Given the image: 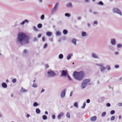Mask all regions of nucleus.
Instances as JSON below:
<instances>
[{"mask_svg": "<svg viewBox=\"0 0 122 122\" xmlns=\"http://www.w3.org/2000/svg\"><path fill=\"white\" fill-rule=\"evenodd\" d=\"M91 79L88 78V79H86L84 80L81 83V87L82 89H84L85 88L86 85L88 84V83L90 81Z\"/></svg>", "mask_w": 122, "mask_h": 122, "instance_id": "7ed1b4c3", "label": "nucleus"}, {"mask_svg": "<svg viewBox=\"0 0 122 122\" xmlns=\"http://www.w3.org/2000/svg\"><path fill=\"white\" fill-rule=\"evenodd\" d=\"M97 118V117L96 116H94L91 118L90 120L92 121H94L96 120Z\"/></svg>", "mask_w": 122, "mask_h": 122, "instance_id": "2eb2a0df", "label": "nucleus"}, {"mask_svg": "<svg viewBox=\"0 0 122 122\" xmlns=\"http://www.w3.org/2000/svg\"><path fill=\"white\" fill-rule=\"evenodd\" d=\"M106 114V112H104L102 113L101 116L102 117H104L105 116Z\"/></svg>", "mask_w": 122, "mask_h": 122, "instance_id": "a19ab883", "label": "nucleus"}, {"mask_svg": "<svg viewBox=\"0 0 122 122\" xmlns=\"http://www.w3.org/2000/svg\"><path fill=\"white\" fill-rule=\"evenodd\" d=\"M30 37L23 32L19 33L17 35V42L21 46L30 43Z\"/></svg>", "mask_w": 122, "mask_h": 122, "instance_id": "f257e3e1", "label": "nucleus"}, {"mask_svg": "<svg viewBox=\"0 0 122 122\" xmlns=\"http://www.w3.org/2000/svg\"><path fill=\"white\" fill-rule=\"evenodd\" d=\"M31 86L32 87L34 88H37L38 87V86L37 84L35 83H34Z\"/></svg>", "mask_w": 122, "mask_h": 122, "instance_id": "4be33fe9", "label": "nucleus"}, {"mask_svg": "<svg viewBox=\"0 0 122 122\" xmlns=\"http://www.w3.org/2000/svg\"><path fill=\"white\" fill-rule=\"evenodd\" d=\"M66 116L67 118H70V113L69 112H68L66 114Z\"/></svg>", "mask_w": 122, "mask_h": 122, "instance_id": "c756f323", "label": "nucleus"}, {"mask_svg": "<svg viewBox=\"0 0 122 122\" xmlns=\"http://www.w3.org/2000/svg\"><path fill=\"white\" fill-rule=\"evenodd\" d=\"M27 50H25L23 51V53L24 54H26L27 53Z\"/></svg>", "mask_w": 122, "mask_h": 122, "instance_id": "4d7b16f0", "label": "nucleus"}, {"mask_svg": "<svg viewBox=\"0 0 122 122\" xmlns=\"http://www.w3.org/2000/svg\"><path fill=\"white\" fill-rule=\"evenodd\" d=\"M66 90V89H65L61 92L60 96L61 98H63L65 97Z\"/></svg>", "mask_w": 122, "mask_h": 122, "instance_id": "6e6552de", "label": "nucleus"}, {"mask_svg": "<svg viewBox=\"0 0 122 122\" xmlns=\"http://www.w3.org/2000/svg\"><path fill=\"white\" fill-rule=\"evenodd\" d=\"M115 113V111L113 110H112L110 112L111 114L112 115L113 114Z\"/></svg>", "mask_w": 122, "mask_h": 122, "instance_id": "79ce46f5", "label": "nucleus"}, {"mask_svg": "<svg viewBox=\"0 0 122 122\" xmlns=\"http://www.w3.org/2000/svg\"><path fill=\"white\" fill-rule=\"evenodd\" d=\"M67 77L68 79L70 81H72V79L70 77V76H69V75H68V74H67Z\"/></svg>", "mask_w": 122, "mask_h": 122, "instance_id": "a18cd8bd", "label": "nucleus"}, {"mask_svg": "<svg viewBox=\"0 0 122 122\" xmlns=\"http://www.w3.org/2000/svg\"><path fill=\"white\" fill-rule=\"evenodd\" d=\"M106 68L109 71L110 70V66L108 65L106 66Z\"/></svg>", "mask_w": 122, "mask_h": 122, "instance_id": "4c0bfd02", "label": "nucleus"}, {"mask_svg": "<svg viewBox=\"0 0 122 122\" xmlns=\"http://www.w3.org/2000/svg\"><path fill=\"white\" fill-rule=\"evenodd\" d=\"M64 115V113L63 112H61L58 115L57 118L58 119H60L61 117L63 116Z\"/></svg>", "mask_w": 122, "mask_h": 122, "instance_id": "f8f14e48", "label": "nucleus"}, {"mask_svg": "<svg viewBox=\"0 0 122 122\" xmlns=\"http://www.w3.org/2000/svg\"><path fill=\"white\" fill-rule=\"evenodd\" d=\"M103 2L102 1H99L97 4V5H103Z\"/></svg>", "mask_w": 122, "mask_h": 122, "instance_id": "2f4dec72", "label": "nucleus"}, {"mask_svg": "<svg viewBox=\"0 0 122 122\" xmlns=\"http://www.w3.org/2000/svg\"><path fill=\"white\" fill-rule=\"evenodd\" d=\"M93 23L94 25H95V24L97 25L98 24V22L97 20H95V21H94Z\"/></svg>", "mask_w": 122, "mask_h": 122, "instance_id": "8fccbe9b", "label": "nucleus"}, {"mask_svg": "<svg viewBox=\"0 0 122 122\" xmlns=\"http://www.w3.org/2000/svg\"><path fill=\"white\" fill-rule=\"evenodd\" d=\"M60 71L61 72V76H64L66 77L68 74L67 70H61Z\"/></svg>", "mask_w": 122, "mask_h": 122, "instance_id": "0eeeda50", "label": "nucleus"}, {"mask_svg": "<svg viewBox=\"0 0 122 122\" xmlns=\"http://www.w3.org/2000/svg\"><path fill=\"white\" fill-rule=\"evenodd\" d=\"M21 92H27L28 91L27 90L25 89H23L22 88H21Z\"/></svg>", "mask_w": 122, "mask_h": 122, "instance_id": "cd10ccee", "label": "nucleus"}, {"mask_svg": "<svg viewBox=\"0 0 122 122\" xmlns=\"http://www.w3.org/2000/svg\"><path fill=\"white\" fill-rule=\"evenodd\" d=\"M77 116L78 117H80V114L79 113H78L77 114Z\"/></svg>", "mask_w": 122, "mask_h": 122, "instance_id": "774afa93", "label": "nucleus"}, {"mask_svg": "<svg viewBox=\"0 0 122 122\" xmlns=\"http://www.w3.org/2000/svg\"><path fill=\"white\" fill-rule=\"evenodd\" d=\"M81 17H78L77 18V20H81Z\"/></svg>", "mask_w": 122, "mask_h": 122, "instance_id": "0e129e2a", "label": "nucleus"}, {"mask_svg": "<svg viewBox=\"0 0 122 122\" xmlns=\"http://www.w3.org/2000/svg\"><path fill=\"white\" fill-rule=\"evenodd\" d=\"M41 36V34H39L37 36V37L38 38H40Z\"/></svg>", "mask_w": 122, "mask_h": 122, "instance_id": "13d9d810", "label": "nucleus"}, {"mask_svg": "<svg viewBox=\"0 0 122 122\" xmlns=\"http://www.w3.org/2000/svg\"><path fill=\"white\" fill-rule=\"evenodd\" d=\"M42 25L41 23L37 25V27L39 29H40L42 27Z\"/></svg>", "mask_w": 122, "mask_h": 122, "instance_id": "a878e982", "label": "nucleus"}, {"mask_svg": "<svg viewBox=\"0 0 122 122\" xmlns=\"http://www.w3.org/2000/svg\"><path fill=\"white\" fill-rule=\"evenodd\" d=\"M74 106L75 107H77L78 103L77 102H76L74 103Z\"/></svg>", "mask_w": 122, "mask_h": 122, "instance_id": "ea45409f", "label": "nucleus"}, {"mask_svg": "<svg viewBox=\"0 0 122 122\" xmlns=\"http://www.w3.org/2000/svg\"><path fill=\"white\" fill-rule=\"evenodd\" d=\"M106 106L107 107H109L110 106L111 104L109 103H108L106 104Z\"/></svg>", "mask_w": 122, "mask_h": 122, "instance_id": "de8ad7c7", "label": "nucleus"}, {"mask_svg": "<svg viewBox=\"0 0 122 122\" xmlns=\"http://www.w3.org/2000/svg\"><path fill=\"white\" fill-rule=\"evenodd\" d=\"M86 105V103L85 102H84L83 105V106L81 107L82 108L84 109L85 108V106Z\"/></svg>", "mask_w": 122, "mask_h": 122, "instance_id": "f704fd0d", "label": "nucleus"}, {"mask_svg": "<svg viewBox=\"0 0 122 122\" xmlns=\"http://www.w3.org/2000/svg\"><path fill=\"white\" fill-rule=\"evenodd\" d=\"M119 65H115V67L116 68H118L119 67Z\"/></svg>", "mask_w": 122, "mask_h": 122, "instance_id": "09e8293b", "label": "nucleus"}, {"mask_svg": "<svg viewBox=\"0 0 122 122\" xmlns=\"http://www.w3.org/2000/svg\"><path fill=\"white\" fill-rule=\"evenodd\" d=\"M76 41L77 40L75 38H74L72 40L71 42L74 45H76Z\"/></svg>", "mask_w": 122, "mask_h": 122, "instance_id": "dca6fc26", "label": "nucleus"}, {"mask_svg": "<svg viewBox=\"0 0 122 122\" xmlns=\"http://www.w3.org/2000/svg\"><path fill=\"white\" fill-rule=\"evenodd\" d=\"M34 30L35 31H38V30L36 28V27L34 26L33 27Z\"/></svg>", "mask_w": 122, "mask_h": 122, "instance_id": "c03bdc74", "label": "nucleus"}, {"mask_svg": "<svg viewBox=\"0 0 122 122\" xmlns=\"http://www.w3.org/2000/svg\"><path fill=\"white\" fill-rule=\"evenodd\" d=\"M36 113L39 114L40 113L41 111L39 109L37 108L36 110Z\"/></svg>", "mask_w": 122, "mask_h": 122, "instance_id": "393cba45", "label": "nucleus"}, {"mask_svg": "<svg viewBox=\"0 0 122 122\" xmlns=\"http://www.w3.org/2000/svg\"><path fill=\"white\" fill-rule=\"evenodd\" d=\"M45 90L44 89H42V90L41 92V93H42L43 92H44V91H45Z\"/></svg>", "mask_w": 122, "mask_h": 122, "instance_id": "e2e57ef3", "label": "nucleus"}, {"mask_svg": "<svg viewBox=\"0 0 122 122\" xmlns=\"http://www.w3.org/2000/svg\"><path fill=\"white\" fill-rule=\"evenodd\" d=\"M81 36L82 37L85 36L87 35L86 33L85 32H83L81 34Z\"/></svg>", "mask_w": 122, "mask_h": 122, "instance_id": "aec40b11", "label": "nucleus"}, {"mask_svg": "<svg viewBox=\"0 0 122 122\" xmlns=\"http://www.w3.org/2000/svg\"><path fill=\"white\" fill-rule=\"evenodd\" d=\"M63 57V55L62 54H60L59 55L58 58L60 59H62Z\"/></svg>", "mask_w": 122, "mask_h": 122, "instance_id": "b1692460", "label": "nucleus"}, {"mask_svg": "<svg viewBox=\"0 0 122 122\" xmlns=\"http://www.w3.org/2000/svg\"><path fill=\"white\" fill-rule=\"evenodd\" d=\"M65 16L67 17H70L71 16V15L69 13H66L65 14Z\"/></svg>", "mask_w": 122, "mask_h": 122, "instance_id": "7c9ffc66", "label": "nucleus"}, {"mask_svg": "<svg viewBox=\"0 0 122 122\" xmlns=\"http://www.w3.org/2000/svg\"><path fill=\"white\" fill-rule=\"evenodd\" d=\"M47 74L49 76L51 77H55L56 75V73L51 69L48 70Z\"/></svg>", "mask_w": 122, "mask_h": 122, "instance_id": "20e7f679", "label": "nucleus"}, {"mask_svg": "<svg viewBox=\"0 0 122 122\" xmlns=\"http://www.w3.org/2000/svg\"><path fill=\"white\" fill-rule=\"evenodd\" d=\"M42 118L43 120H46L47 119V116L46 115H43L42 116Z\"/></svg>", "mask_w": 122, "mask_h": 122, "instance_id": "c85d7f7f", "label": "nucleus"}, {"mask_svg": "<svg viewBox=\"0 0 122 122\" xmlns=\"http://www.w3.org/2000/svg\"><path fill=\"white\" fill-rule=\"evenodd\" d=\"M73 92L72 91H71V92L70 94V97H71L72 96V95L73 94Z\"/></svg>", "mask_w": 122, "mask_h": 122, "instance_id": "864d4df0", "label": "nucleus"}, {"mask_svg": "<svg viewBox=\"0 0 122 122\" xmlns=\"http://www.w3.org/2000/svg\"><path fill=\"white\" fill-rule=\"evenodd\" d=\"M111 44L112 45H115L116 44V40L115 39H112L111 40Z\"/></svg>", "mask_w": 122, "mask_h": 122, "instance_id": "9b49d317", "label": "nucleus"}, {"mask_svg": "<svg viewBox=\"0 0 122 122\" xmlns=\"http://www.w3.org/2000/svg\"><path fill=\"white\" fill-rule=\"evenodd\" d=\"M1 86L4 88H6L7 87V84L5 82H3L1 84Z\"/></svg>", "mask_w": 122, "mask_h": 122, "instance_id": "ddd939ff", "label": "nucleus"}, {"mask_svg": "<svg viewBox=\"0 0 122 122\" xmlns=\"http://www.w3.org/2000/svg\"><path fill=\"white\" fill-rule=\"evenodd\" d=\"M117 46L118 48H120L122 47V45L121 44H119L117 45Z\"/></svg>", "mask_w": 122, "mask_h": 122, "instance_id": "58836bf2", "label": "nucleus"}, {"mask_svg": "<svg viewBox=\"0 0 122 122\" xmlns=\"http://www.w3.org/2000/svg\"><path fill=\"white\" fill-rule=\"evenodd\" d=\"M85 76V73L82 71H75L73 74V76L74 79L79 81H82Z\"/></svg>", "mask_w": 122, "mask_h": 122, "instance_id": "f03ea898", "label": "nucleus"}, {"mask_svg": "<svg viewBox=\"0 0 122 122\" xmlns=\"http://www.w3.org/2000/svg\"><path fill=\"white\" fill-rule=\"evenodd\" d=\"M33 105L34 107H36L38 106L39 105V104L37 102H35L33 103Z\"/></svg>", "mask_w": 122, "mask_h": 122, "instance_id": "bb28decb", "label": "nucleus"}, {"mask_svg": "<svg viewBox=\"0 0 122 122\" xmlns=\"http://www.w3.org/2000/svg\"><path fill=\"white\" fill-rule=\"evenodd\" d=\"M12 81L13 83H14L16 82L17 79L15 78H14L12 79Z\"/></svg>", "mask_w": 122, "mask_h": 122, "instance_id": "473e14b6", "label": "nucleus"}, {"mask_svg": "<svg viewBox=\"0 0 122 122\" xmlns=\"http://www.w3.org/2000/svg\"><path fill=\"white\" fill-rule=\"evenodd\" d=\"M68 32V31L66 29L64 30L63 31V33L64 35H66Z\"/></svg>", "mask_w": 122, "mask_h": 122, "instance_id": "412c9836", "label": "nucleus"}, {"mask_svg": "<svg viewBox=\"0 0 122 122\" xmlns=\"http://www.w3.org/2000/svg\"><path fill=\"white\" fill-rule=\"evenodd\" d=\"M118 105L119 107L122 106V103H118Z\"/></svg>", "mask_w": 122, "mask_h": 122, "instance_id": "3c124183", "label": "nucleus"}, {"mask_svg": "<svg viewBox=\"0 0 122 122\" xmlns=\"http://www.w3.org/2000/svg\"><path fill=\"white\" fill-rule=\"evenodd\" d=\"M52 33L50 32H48L46 33V35L48 37H50L52 36Z\"/></svg>", "mask_w": 122, "mask_h": 122, "instance_id": "a211bd4d", "label": "nucleus"}, {"mask_svg": "<svg viewBox=\"0 0 122 122\" xmlns=\"http://www.w3.org/2000/svg\"><path fill=\"white\" fill-rule=\"evenodd\" d=\"M66 6L67 7H72V5L71 3V2H69L68 3L67 5H66Z\"/></svg>", "mask_w": 122, "mask_h": 122, "instance_id": "5701e85b", "label": "nucleus"}, {"mask_svg": "<svg viewBox=\"0 0 122 122\" xmlns=\"http://www.w3.org/2000/svg\"><path fill=\"white\" fill-rule=\"evenodd\" d=\"M61 38H60V39H59L58 40V42H61Z\"/></svg>", "mask_w": 122, "mask_h": 122, "instance_id": "680f3d73", "label": "nucleus"}, {"mask_svg": "<svg viewBox=\"0 0 122 122\" xmlns=\"http://www.w3.org/2000/svg\"><path fill=\"white\" fill-rule=\"evenodd\" d=\"M89 0H84V2L85 3H88L89 2Z\"/></svg>", "mask_w": 122, "mask_h": 122, "instance_id": "6e6d98bb", "label": "nucleus"}, {"mask_svg": "<svg viewBox=\"0 0 122 122\" xmlns=\"http://www.w3.org/2000/svg\"><path fill=\"white\" fill-rule=\"evenodd\" d=\"M87 25L88 27H90V24L89 23L87 24Z\"/></svg>", "mask_w": 122, "mask_h": 122, "instance_id": "69168bd1", "label": "nucleus"}, {"mask_svg": "<svg viewBox=\"0 0 122 122\" xmlns=\"http://www.w3.org/2000/svg\"><path fill=\"white\" fill-rule=\"evenodd\" d=\"M45 16L44 15H41L40 17V19L41 20H43L44 19Z\"/></svg>", "mask_w": 122, "mask_h": 122, "instance_id": "e433bc0d", "label": "nucleus"}, {"mask_svg": "<svg viewBox=\"0 0 122 122\" xmlns=\"http://www.w3.org/2000/svg\"><path fill=\"white\" fill-rule=\"evenodd\" d=\"M59 4L58 3H57L55 4L54 7L53 8L52 11V12H55L56 10V9L57 8Z\"/></svg>", "mask_w": 122, "mask_h": 122, "instance_id": "1a4fd4ad", "label": "nucleus"}, {"mask_svg": "<svg viewBox=\"0 0 122 122\" xmlns=\"http://www.w3.org/2000/svg\"><path fill=\"white\" fill-rule=\"evenodd\" d=\"M112 10L114 13L118 14L121 16H122L121 12L118 8H114Z\"/></svg>", "mask_w": 122, "mask_h": 122, "instance_id": "423d86ee", "label": "nucleus"}, {"mask_svg": "<svg viewBox=\"0 0 122 122\" xmlns=\"http://www.w3.org/2000/svg\"><path fill=\"white\" fill-rule=\"evenodd\" d=\"M26 116L27 118H28L30 116V115L29 114H27Z\"/></svg>", "mask_w": 122, "mask_h": 122, "instance_id": "338daca9", "label": "nucleus"}, {"mask_svg": "<svg viewBox=\"0 0 122 122\" xmlns=\"http://www.w3.org/2000/svg\"><path fill=\"white\" fill-rule=\"evenodd\" d=\"M45 41V37H42V41L43 42H44Z\"/></svg>", "mask_w": 122, "mask_h": 122, "instance_id": "5fc2aeb1", "label": "nucleus"}, {"mask_svg": "<svg viewBox=\"0 0 122 122\" xmlns=\"http://www.w3.org/2000/svg\"><path fill=\"white\" fill-rule=\"evenodd\" d=\"M29 22V21L27 20H25L23 21L20 24L21 25H23L26 23H28Z\"/></svg>", "mask_w": 122, "mask_h": 122, "instance_id": "f3484780", "label": "nucleus"}, {"mask_svg": "<svg viewBox=\"0 0 122 122\" xmlns=\"http://www.w3.org/2000/svg\"><path fill=\"white\" fill-rule=\"evenodd\" d=\"M96 65L97 66L100 67L101 71L103 72L106 69V67L103 66V64L102 63L97 64Z\"/></svg>", "mask_w": 122, "mask_h": 122, "instance_id": "39448f33", "label": "nucleus"}, {"mask_svg": "<svg viewBox=\"0 0 122 122\" xmlns=\"http://www.w3.org/2000/svg\"><path fill=\"white\" fill-rule=\"evenodd\" d=\"M73 55L72 53L68 54L66 57V59L68 60H69L71 59V57L73 56Z\"/></svg>", "mask_w": 122, "mask_h": 122, "instance_id": "4468645a", "label": "nucleus"}, {"mask_svg": "<svg viewBox=\"0 0 122 122\" xmlns=\"http://www.w3.org/2000/svg\"><path fill=\"white\" fill-rule=\"evenodd\" d=\"M48 45L47 43L45 44L43 46V48L44 49L46 48L47 46Z\"/></svg>", "mask_w": 122, "mask_h": 122, "instance_id": "37998d69", "label": "nucleus"}, {"mask_svg": "<svg viewBox=\"0 0 122 122\" xmlns=\"http://www.w3.org/2000/svg\"><path fill=\"white\" fill-rule=\"evenodd\" d=\"M52 117L53 119H55L56 118V116L55 115L52 114Z\"/></svg>", "mask_w": 122, "mask_h": 122, "instance_id": "49530a36", "label": "nucleus"}, {"mask_svg": "<svg viewBox=\"0 0 122 122\" xmlns=\"http://www.w3.org/2000/svg\"><path fill=\"white\" fill-rule=\"evenodd\" d=\"M92 57L93 58L98 59L99 58L98 55L96 54L93 53L91 54Z\"/></svg>", "mask_w": 122, "mask_h": 122, "instance_id": "9d476101", "label": "nucleus"}, {"mask_svg": "<svg viewBox=\"0 0 122 122\" xmlns=\"http://www.w3.org/2000/svg\"><path fill=\"white\" fill-rule=\"evenodd\" d=\"M45 65L46 68H48L49 67V66L48 64H45Z\"/></svg>", "mask_w": 122, "mask_h": 122, "instance_id": "bf43d9fd", "label": "nucleus"}, {"mask_svg": "<svg viewBox=\"0 0 122 122\" xmlns=\"http://www.w3.org/2000/svg\"><path fill=\"white\" fill-rule=\"evenodd\" d=\"M93 14L94 15L98 14V13L97 12H93Z\"/></svg>", "mask_w": 122, "mask_h": 122, "instance_id": "052dcab7", "label": "nucleus"}, {"mask_svg": "<svg viewBox=\"0 0 122 122\" xmlns=\"http://www.w3.org/2000/svg\"><path fill=\"white\" fill-rule=\"evenodd\" d=\"M86 102L87 103H89L90 102V100L89 99H87L86 101Z\"/></svg>", "mask_w": 122, "mask_h": 122, "instance_id": "603ef678", "label": "nucleus"}, {"mask_svg": "<svg viewBox=\"0 0 122 122\" xmlns=\"http://www.w3.org/2000/svg\"><path fill=\"white\" fill-rule=\"evenodd\" d=\"M115 117L114 116H112L111 118V121H113L115 120Z\"/></svg>", "mask_w": 122, "mask_h": 122, "instance_id": "c9c22d12", "label": "nucleus"}, {"mask_svg": "<svg viewBox=\"0 0 122 122\" xmlns=\"http://www.w3.org/2000/svg\"><path fill=\"white\" fill-rule=\"evenodd\" d=\"M61 34V33L59 31H57L56 33V35L57 36H60Z\"/></svg>", "mask_w": 122, "mask_h": 122, "instance_id": "6ab92c4d", "label": "nucleus"}, {"mask_svg": "<svg viewBox=\"0 0 122 122\" xmlns=\"http://www.w3.org/2000/svg\"><path fill=\"white\" fill-rule=\"evenodd\" d=\"M38 41V39L36 37H35L33 38V39L32 40V41L33 42H36L37 41Z\"/></svg>", "mask_w": 122, "mask_h": 122, "instance_id": "72a5a7b5", "label": "nucleus"}]
</instances>
